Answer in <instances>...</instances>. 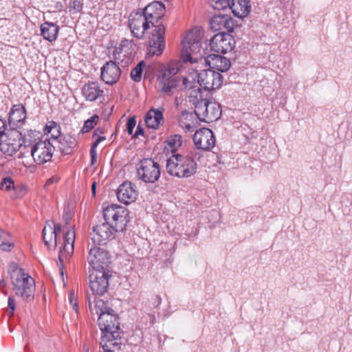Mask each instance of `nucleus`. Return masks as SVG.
Listing matches in <instances>:
<instances>
[{"label": "nucleus", "instance_id": "1", "mask_svg": "<svg viewBox=\"0 0 352 352\" xmlns=\"http://www.w3.org/2000/svg\"><path fill=\"white\" fill-rule=\"evenodd\" d=\"M204 31L199 28H193L188 32L182 41L181 60L184 63H191L204 61L205 50L202 47L201 41Z\"/></svg>", "mask_w": 352, "mask_h": 352}, {"label": "nucleus", "instance_id": "2", "mask_svg": "<svg viewBox=\"0 0 352 352\" xmlns=\"http://www.w3.org/2000/svg\"><path fill=\"white\" fill-rule=\"evenodd\" d=\"M189 101L195 106V113L200 121L209 123L220 118L222 112L221 105L203 98L199 89L191 91Z\"/></svg>", "mask_w": 352, "mask_h": 352}, {"label": "nucleus", "instance_id": "3", "mask_svg": "<svg viewBox=\"0 0 352 352\" xmlns=\"http://www.w3.org/2000/svg\"><path fill=\"white\" fill-rule=\"evenodd\" d=\"M8 272L14 294L26 301L33 299L34 280L15 263L9 265Z\"/></svg>", "mask_w": 352, "mask_h": 352}, {"label": "nucleus", "instance_id": "4", "mask_svg": "<svg viewBox=\"0 0 352 352\" xmlns=\"http://www.w3.org/2000/svg\"><path fill=\"white\" fill-rule=\"evenodd\" d=\"M98 322L102 333L100 342H120L122 331L119 318L113 309L104 308L99 315Z\"/></svg>", "mask_w": 352, "mask_h": 352}, {"label": "nucleus", "instance_id": "5", "mask_svg": "<svg viewBox=\"0 0 352 352\" xmlns=\"http://www.w3.org/2000/svg\"><path fill=\"white\" fill-rule=\"evenodd\" d=\"M166 171L178 178H188L194 175L197 164L190 155L173 154L166 160Z\"/></svg>", "mask_w": 352, "mask_h": 352}, {"label": "nucleus", "instance_id": "6", "mask_svg": "<svg viewBox=\"0 0 352 352\" xmlns=\"http://www.w3.org/2000/svg\"><path fill=\"white\" fill-rule=\"evenodd\" d=\"M182 65L180 61H172L160 72L157 77L159 91L165 96H172L179 82L177 76Z\"/></svg>", "mask_w": 352, "mask_h": 352}, {"label": "nucleus", "instance_id": "7", "mask_svg": "<svg viewBox=\"0 0 352 352\" xmlns=\"http://www.w3.org/2000/svg\"><path fill=\"white\" fill-rule=\"evenodd\" d=\"M129 214L127 208L118 204H110L103 208L104 221L118 232L125 229L129 221Z\"/></svg>", "mask_w": 352, "mask_h": 352}, {"label": "nucleus", "instance_id": "8", "mask_svg": "<svg viewBox=\"0 0 352 352\" xmlns=\"http://www.w3.org/2000/svg\"><path fill=\"white\" fill-rule=\"evenodd\" d=\"M160 175L159 164L151 158L142 160L137 166V177L144 183H155Z\"/></svg>", "mask_w": 352, "mask_h": 352}, {"label": "nucleus", "instance_id": "9", "mask_svg": "<svg viewBox=\"0 0 352 352\" xmlns=\"http://www.w3.org/2000/svg\"><path fill=\"white\" fill-rule=\"evenodd\" d=\"M89 287L94 294L102 296L109 287V279L111 276L108 270H89Z\"/></svg>", "mask_w": 352, "mask_h": 352}, {"label": "nucleus", "instance_id": "10", "mask_svg": "<svg viewBox=\"0 0 352 352\" xmlns=\"http://www.w3.org/2000/svg\"><path fill=\"white\" fill-rule=\"evenodd\" d=\"M89 248L87 261L91 270H107L108 263H109V252L90 242L88 243Z\"/></svg>", "mask_w": 352, "mask_h": 352}, {"label": "nucleus", "instance_id": "11", "mask_svg": "<svg viewBox=\"0 0 352 352\" xmlns=\"http://www.w3.org/2000/svg\"><path fill=\"white\" fill-rule=\"evenodd\" d=\"M54 146L49 139L41 140L31 148V155L38 164H43L51 160Z\"/></svg>", "mask_w": 352, "mask_h": 352}, {"label": "nucleus", "instance_id": "12", "mask_svg": "<svg viewBox=\"0 0 352 352\" xmlns=\"http://www.w3.org/2000/svg\"><path fill=\"white\" fill-rule=\"evenodd\" d=\"M118 232L106 221L101 224L94 226L92 232L90 234L91 243L98 245H104L109 241L113 239L116 236V233Z\"/></svg>", "mask_w": 352, "mask_h": 352}, {"label": "nucleus", "instance_id": "13", "mask_svg": "<svg viewBox=\"0 0 352 352\" xmlns=\"http://www.w3.org/2000/svg\"><path fill=\"white\" fill-rule=\"evenodd\" d=\"M197 82L205 90L219 89L223 83V76L212 69H204L197 74Z\"/></svg>", "mask_w": 352, "mask_h": 352}, {"label": "nucleus", "instance_id": "14", "mask_svg": "<svg viewBox=\"0 0 352 352\" xmlns=\"http://www.w3.org/2000/svg\"><path fill=\"white\" fill-rule=\"evenodd\" d=\"M212 51L226 54L231 52L235 46V40L230 34L225 32L214 35L209 43Z\"/></svg>", "mask_w": 352, "mask_h": 352}, {"label": "nucleus", "instance_id": "15", "mask_svg": "<svg viewBox=\"0 0 352 352\" xmlns=\"http://www.w3.org/2000/svg\"><path fill=\"white\" fill-rule=\"evenodd\" d=\"M165 32L166 28L162 24L157 25L153 28L148 48L149 54L159 56L163 52L165 47Z\"/></svg>", "mask_w": 352, "mask_h": 352}, {"label": "nucleus", "instance_id": "16", "mask_svg": "<svg viewBox=\"0 0 352 352\" xmlns=\"http://www.w3.org/2000/svg\"><path fill=\"white\" fill-rule=\"evenodd\" d=\"M129 24L132 34L138 38H143L151 25L142 12L131 14Z\"/></svg>", "mask_w": 352, "mask_h": 352}, {"label": "nucleus", "instance_id": "17", "mask_svg": "<svg viewBox=\"0 0 352 352\" xmlns=\"http://www.w3.org/2000/svg\"><path fill=\"white\" fill-rule=\"evenodd\" d=\"M75 241V232L73 230L64 232L63 241L60 243L58 265L61 274H63L62 267L65 260L68 259L74 252V244Z\"/></svg>", "mask_w": 352, "mask_h": 352}, {"label": "nucleus", "instance_id": "18", "mask_svg": "<svg viewBox=\"0 0 352 352\" xmlns=\"http://www.w3.org/2000/svg\"><path fill=\"white\" fill-rule=\"evenodd\" d=\"M193 142L198 149L210 151L215 145V138L212 130L202 128L194 134Z\"/></svg>", "mask_w": 352, "mask_h": 352}, {"label": "nucleus", "instance_id": "19", "mask_svg": "<svg viewBox=\"0 0 352 352\" xmlns=\"http://www.w3.org/2000/svg\"><path fill=\"white\" fill-rule=\"evenodd\" d=\"M143 14L148 19L153 28L160 25L159 21L164 16L165 7L163 3L159 1H153L149 3L142 11Z\"/></svg>", "mask_w": 352, "mask_h": 352}, {"label": "nucleus", "instance_id": "20", "mask_svg": "<svg viewBox=\"0 0 352 352\" xmlns=\"http://www.w3.org/2000/svg\"><path fill=\"white\" fill-rule=\"evenodd\" d=\"M121 70L117 64L109 60L101 67V79L107 85H113L120 79Z\"/></svg>", "mask_w": 352, "mask_h": 352}, {"label": "nucleus", "instance_id": "21", "mask_svg": "<svg viewBox=\"0 0 352 352\" xmlns=\"http://www.w3.org/2000/svg\"><path fill=\"white\" fill-rule=\"evenodd\" d=\"M116 195L118 201L125 205L130 204L136 200L138 191L132 183L124 182L117 189Z\"/></svg>", "mask_w": 352, "mask_h": 352}, {"label": "nucleus", "instance_id": "22", "mask_svg": "<svg viewBox=\"0 0 352 352\" xmlns=\"http://www.w3.org/2000/svg\"><path fill=\"white\" fill-rule=\"evenodd\" d=\"M210 27L214 31L232 32L235 26L234 19L227 14L215 15L210 19Z\"/></svg>", "mask_w": 352, "mask_h": 352}, {"label": "nucleus", "instance_id": "23", "mask_svg": "<svg viewBox=\"0 0 352 352\" xmlns=\"http://www.w3.org/2000/svg\"><path fill=\"white\" fill-rule=\"evenodd\" d=\"M8 123L12 128L22 126L26 120L27 112L22 104H16L12 106L9 115Z\"/></svg>", "mask_w": 352, "mask_h": 352}, {"label": "nucleus", "instance_id": "24", "mask_svg": "<svg viewBox=\"0 0 352 352\" xmlns=\"http://www.w3.org/2000/svg\"><path fill=\"white\" fill-rule=\"evenodd\" d=\"M208 65L210 69L217 70V72H227L230 67V61L228 58L217 54H210L204 58L202 64Z\"/></svg>", "mask_w": 352, "mask_h": 352}, {"label": "nucleus", "instance_id": "25", "mask_svg": "<svg viewBox=\"0 0 352 352\" xmlns=\"http://www.w3.org/2000/svg\"><path fill=\"white\" fill-rule=\"evenodd\" d=\"M179 125L185 133L192 132L199 120L197 116L194 111H189L187 110H183L178 116Z\"/></svg>", "mask_w": 352, "mask_h": 352}, {"label": "nucleus", "instance_id": "26", "mask_svg": "<svg viewBox=\"0 0 352 352\" xmlns=\"http://www.w3.org/2000/svg\"><path fill=\"white\" fill-rule=\"evenodd\" d=\"M164 109L161 107L159 109L151 108L145 115L144 120L148 128L157 129L164 120Z\"/></svg>", "mask_w": 352, "mask_h": 352}, {"label": "nucleus", "instance_id": "27", "mask_svg": "<svg viewBox=\"0 0 352 352\" xmlns=\"http://www.w3.org/2000/svg\"><path fill=\"white\" fill-rule=\"evenodd\" d=\"M230 8L234 16L243 19L251 10L250 0H229Z\"/></svg>", "mask_w": 352, "mask_h": 352}, {"label": "nucleus", "instance_id": "28", "mask_svg": "<svg viewBox=\"0 0 352 352\" xmlns=\"http://www.w3.org/2000/svg\"><path fill=\"white\" fill-rule=\"evenodd\" d=\"M59 32L58 26L52 22H44L41 25V35L50 42L56 40Z\"/></svg>", "mask_w": 352, "mask_h": 352}, {"label": "nucleus", "instance_id": "29", "mask_svg": "<svg viewBox=\"0 0 352 352\" xmlns=\"http://www.w3.org/2000/svg\"><path fill=\"white\" fill-rule=\"evenodd\" d=\"M103 94V90L100 89L98 84L92 82L85 84L82 87V94L87 100L95 101L100 96Z\"/></svg>", "mask_w": 352, "mask_h": 352}, {"label": "nucleus", "instance_id": "30", "mask_svg": "<svg viewBox=\"0 0 352 352\" xmlns=\"http://www.w3.org/2000/svg\"><path fill=\"white\" fill-rule=\"evenodd\" d=\"M0 188L6 191L14 190L19 197L23 196L27 191L25 186L15 188L14 181L10 177H3L0 182Z\"/></svg>", "mask_w": 352, "mask_h": 352}, {"label": "nucleus", "instance_id": "31", "mask_svg": "<svg viewBox=\"0 0 352 352\" xmlns=\"http://www.w3.org/2000/svg\"><path fill=\"white\" fill-rule=\"evenodd\" d=\"M43 238L45 245L49 248H55L57 245V236L54 234L51 225L45 226L43 232Z\"/></svg>", "mask_w": 352, "mask_h": 352}, {"label": "nucleus", "instance_id": "32", "mask_svg": "<svg viewBox=\"0 0 352 352\" xmlns=\"http://www.w3.org/2000/svg\"><path fill=\"white\" fill-rule=\"evenodd\" d=\"M14 243L11 235L0 228V248L3 251L10 252L14 248Z\"/></svg>", "mask_w": 352, "mask_h": 352}, {"label": "nucleus", "instance_id": "33", "mask_svg": "<svg viewBox=\"0 0 352 352\" xmlns=\"http://www.w3.org/2000/svg\"><path fill=\"white\" fill-rule=\"evenodd\" d=\"M144 67L145 63L144 60H142L131 70L130 76L133 81L137 82L141 81Z\"/></svg>", "mask_w": 352, "mask_h": 352}, {"label": "nucleus", "instance_id": "34", "mask_svg": "<svg viewBox=\"0 0 352 352\" xmlns=\"http://www.w3.org/2000/svg\"><path fill=\"white\" fill-rule=\"evenodd\" d=\"M167 143L173 150H176L182 145V138L179 134L170 135L167 139Z\"/></svg>", "mask_w": 352, "mask_h": 352}, {"label": "nucleus", "instance_id": "35", "mask_svg": "<svg viewBox=\"0 0 352 352\" xmlns=\"http://www.w3.org/2000/svg\"><path fill=\"white\" fill-rule=\"evenodd\" d=\"M98 120V116L94 115L91 116L89 119L85 122L84 125L81 129V132L82 133H85L91 131L94 127V126L96 125Z\"/></svg>", "mask_w": 352, "mask_h": 352}, {"label": "nucleus", "instance_id": "36", "mask_svg": "<svg viewBox=\"0 0 352 352\" xmlns=\"http://www.w3.org/2000/svg\"><path fill=\"white\" fill-rule=\"evenodd\" d=\"M59 128L60 127L57 125L56 122L51 121L47 124L45 128V133H52V131H56L55 134H52V138L54 139V140H56L60 135Z\"/></svg>", "mask_w": 352, "mask_h": 352}, {"label": "nucleus", "instance_id": "37", "mask_svg": "<svg viewBox=\"0 0 352 352\" xmlns=\"http://www.w3.org/2000/svg\"><path fill=\"white\" fill-rule=\"evenodd\" d=\"M104 350L103 352H114L116 349H120L122 344L121 342L115 341L114 342H100Z\"/></svg>", "mask_w": 352, "mask_h": 352}, {"label": "nucleus", "instance_id": "38", "mask_svg": "<svg viewBox=\"0 0 352 352\" xmlns=\"http://www.w3.org/2000/svg\"><path fill=\"white\" fill-rule=\"evenodd\" d=\"M83 8V3L78 0H74L69 3V9L73 14L79 13Z\"/></svg>", "mask_w": 352, "mask_h": 352}, {"label": "nucleus", "instance_id": "39", "mask_svg": "<svg viewBox=\"0 0 352 352\" xmlns=\"http://www.w3.org/2000/svg\"><path fill=\"white\" fill-rule=\"evenodd\" d=\"M0 149L3 153L9 156H12L16 153V148L14 146H10L7 143L0 142Z\"/></svg>", "mask_w": 352, "mask_h": 352}, {"label": "nucleus", "instance_id": "40", "mask_svg": "<svg viewBox=\"0 0 352 352\" xmlns=\"http://www.w3.org/2000/svg\"><path fill=\"white\" fill-rule=\"evenodd\" d=\"M212 2V6L216 9H225L230 5L229 0H210Z\"/></svg>", "mask_w": 352, "mask_h": 352}, {"label": "nucleus", "instance_id": "41", "mask_svg": "<svg viewBox=\"0 0 352 352\" xmlns=\"http://www.w3.org/2000/svg\"><path fill=\"white\" fill-rule=\"evenodd\" d=\"M69 301L70 305L72 306L73 310L75 312H78V305L76 302V297L74 291H71L69 295Z\"/></svg>", "mask_w": 352, "mask_h": 352}, {"label": "nucleus", "instance_id": "42", "mask_svg": "<svg viewBox=\"0 0 352 352\" xmlns=\"http://www.w3.org/2000/svg\"><path fill=\"white\" fill-rule=\"evenodd\" d=\"M7 129L6 120L0 118V142L4 137H6Z\"/></svg>", "mask_w": 352, "mask_h": 352}, {"label": "nucleus", "instance_id": "43", "mask_svg": "<svg viewBox=\"0 0 352 352\" xmlns=\"http://www.w3.org/2000/svg\"><path fill=\"white\" fill-rule=\"evenodd\" d=\"M136 124V120L135 117H132L129 119L127 123H126V130L129 134L131 135L133 133V131L135 126Z\"/></svg>", "mask_w": 352, "mask_h": 352}, {"label": "nucleus", "instance_id": "44", "mask_svg": "<svg viewBox=\"0 0 352 352\" xmlns=\"http://www.w3.org/2000/svg\"><path fill=\"white\" fill-rule=\"evenodd\" d=\"M8 307L11 310L10 315L13 316L14 311L15 310V301H14V298L12 296H9L8 297Z\"/></svg>", "mask_w": 352, "mask_h": 352}, {"label": "nucleus", "instance_id": "45", "mask_svg": "<svg viewBox=\"0 0 352 352\" xmlns=\"http://www.w3.org/2000/svg\"><path fill=\"white\" fill-rule=\"evenodd\" d=\"M105 140L106 138L104 136H98L97 138H95V141L91 144V148L96 149L99 143Z\"/></svg>", "mask_w": 352, "mask_h": 352}, {"label": "nucleus", "instance_id": "46", "mask_svg": "<svg viewBox=\"0 0 352 352\" xmlns=\"http://www.w3.org/2000/svg\"><path fill=\"white\" fill-rule=\"evenodd\" d=\"M53 225L52 230L54 232V234L57 236L62 231V226L59 223L54 224V222H52Z\"/></svg>", "mask_w": 352, "mask_h": 352}, {"label": "nucleus", "instance_id": "47", "mask_svg": "<svg viewBox=\"0 0 352 352\" xmlns=\"http://www.w3.org/2000/svg\"><path fill=\"white\" fill-rule=\"evenodd\" d=\"M90 155H91V163L94 165L96 162L97 159V152L96 149L90 148Z\"/></svg>", "mask_w": 352, "mask_h": 352}, {"label": "nucleus", "instance_id": "48", "mask_svg": "<svg viewBox=\"0 0 352 352\" xmlns=\"http://www.w3.org/2000/svg\"><path fill=\"white\" fill-rule=\"evenodd\" d=\"M144 129L139 125L138 126L136 131L135 132L134 136L138 137L139 135H143Z\"/></svg>", "mask_w": 352, "mask_h": 352}, {"label": "nucleus", "instance_id": "49", "mask_svg": "<svg viewBox=\"0 0 352 352\" xmlns=\"http://www.w3.org/2000/svg\"><path fill=\"white\" fill-rule=\"evenodd\" d=\"M103 133V131L102 129H100V128H97L95 131H94V133L92 135V138L93 139H95L96 138H97L98 136H100L99 134H102Z\"/></svg>", "mask_w": 352, "mask_h": 352}, {"label": "nucleus", "instance_id": "50", "mask_svg": "<svg viewBox=\"0 0 352 352\" xmlns=\"http://www.w3.org/2000/svg\"><path fill=\"white\" fill-rule=\"evenodd\" d=\"M58 181V177H52L51 178H50L47 182H46V185H50L53 183H55V182H57Z\"/></svg>", "mask_w": 352, "mask_h": 352}, {"label": "nucleus", "instance_id": "51", "mask_svg": "<svg viewBox=\"0 0 352 352\" xmlns=\"http://www.w3.org/2000/svg\"><path fill=\"white\" fill-rule=\"evenodd\" d=\"M96 182H94L91 185V190H92V194L94 195H95V194H96Z\"/></svg>", "mask_w": 352, "mask_h": 352}, {"label": "nucleus", "instance_id": "52", "mask_svg": "<svg viewBox=\"0 0 352 352\" xmlns=\"http://www.w3.org/2000/svg\"><path fill=\"white\" fill-rule=\"evenodd\" d=\"M0 285L3 287H5L6 286V281L4 280V279H1L0 280Z\"/></svg>", "mask_w": 352, "mask_h": 352}, {"label": "nucleus", "instance_id": "53", "mask_svg": "<svg viewBox=\"0 0 352 352\" xmlns=\"http://www.w3.org/2000/svg\"><path fill=\"white\" fill-rule=\"evenodd\" d=\"M155 298H156V300H157V305H160V304L161 303V298H160V296H158V295H157V296H156V297H155Z\"/></svg>", "mask_w": 352, "mask_h": 352}, {"label": "nucleus", "instance_id": "54", "mask_svg": "<svg viewBox=\"0 0 352 352\" xmlns=\"http://www.w3.org/2000/svg\"><path fill=\"white\" fill-rule=\"evenodd\" d=\"M149 317L151 318V324H153L155 321V316L153 315H149Z\"/></svg>", "mask_w": 352, "mask_h": 352}, {"label": "nucleus", "instance_id": "55", "mask_svg": "<svg viewBox=\"0 0 352 352\" xmlns=\"http://www.w3.org/2000/svg\"><path fill=\"white\" fill-rule=\"evenodd\" d=\"M52 134H55L56 133V131H52V133H51Z\"/></svg>", "mask_w": 352, "mask_h": 352}, {"label": "nucleus", "instance_id": "56", "mask_svg": "<svg viewBox=\"0 0 352 352\" xmlns=\"http://www.w3.org/2000/svg\"><path fill=\"white\" fill-rule=\"evenodd\" d=\"M65 222H66V224H68V221H67V219H65Z\"/></svg>", "mask_w": 352, "mask_h": 352}, {"label": "nucleus", "instance_id": "57", "mask_svg": "<svg viewBox=\"0 0 352 352\" xmlns=\"http://www.w3.org/2000/svg\"><path fill=\"white\" fill-rule=\"evenodd\" d=\"M186 78H184V79L183 83H184V84H185V81H186Z\"/></svg>", "mask_w": 352, "mask_h": 352}, {"label": "nucleus", "instance_id": "58", "mask_svg": "<svg viewBox=\"0 0 352 352\" xmlns=\"http://www.w3.org/2000/svg\"><path fill=\"white\" fill-rule=\"evenodd\" d=\"M88 351H89V349H88V348H87V349H86V351H87V352H88Z\"/></svg>", "mask_w": 352, "mask_h": 352}]
</instances>
